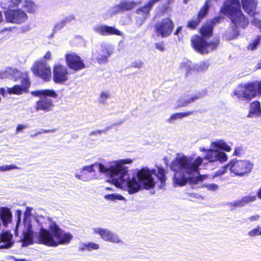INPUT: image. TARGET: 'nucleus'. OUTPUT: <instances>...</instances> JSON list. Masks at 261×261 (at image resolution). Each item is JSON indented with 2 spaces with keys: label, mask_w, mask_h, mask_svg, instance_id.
Instances as JSON below:
<instances>
[{
  "label": "nucleus",
  "mask_w": 261,
  "mask_h": 261,
  "mask_svg": "<svg viewBox=\"0 0 261 261\" xmlns=\"http://www.w3.org/2000/svg\"><path fill=\"white\" fill-rule=\"evenodd\" d=\"M33 71L36 76L44 81H47L51 77L50 67L45 61L36 62L33 65Z\"/></svg>",
  "instance_id": "4468645a"
},
{
  "label": "nucleus",
  "mask_w": 261,
  "mask_h": 261,
  "mask_svg": "<svg viewBox=\"0 0 261 261\" xmlns=\"http://www.w3.org/2000/svg\"><path fill=\"white\" fill-rule=\"evenodd\" d=\"M105 199L106 200H125V198L121 195L118 194H108L105 196Z\"/></svg>",
  "instance_id": "c9c22d12"
},
{
  "label": "nucleus",
  "mask_w": 261,
  "mask_h": 261,
  "mask_svg": "<svg viewBox=\"0 0 261 261\" xmlns=\"http://www.w3.org/2000/svg\"><path fill=\"white\" fill-rule=\"evenodd\" d=\"M256 199V195H249L242 197L240 200L242 207L245 206L250 202L254 201Z\"/></svg>",
  "instance_id": "f704fd0d"
},
{
  "label": "nucleus",
  "mask_w": 261,
  "mask_h": 261,
  "mask_svg": "<svg viewBox=\"0 0 261 261\" xmlns=\"http://www.w3.org/2000/svg\"><path fill=\"white\" fill-rule=\"evenodd\" d=\"M253 168V164L248 161H239L232 160L230 162L224 167L222 171H220V174L225 173L227 168L231 172L238 176H243L250 173Z\"/></svg>",
  "instance_id": "9d476101"
},
{
  "label": "nucleus",
  "mask_w": 261,
  "mask_h": 261,
  "mask_svg": "<svg viewBox=\"0 0 261 261\" xmlns=\"http://www.w3.org/2000/svg\"><path fill=\"white\" fill-rule=\"evenodd\" d=\"M261 113V109L260 102L255 101L251 103L250 105V110L248 116L252 117L253 116H258Z\"/></svg>",
  "instance_id": "c85d7f7f"
},
{
  "label": "nucleus",
  "mask_w": 261,
  "mask_h": 261,
  "mask_svg": "<svg viewBox=\"0 0 261 261\" xmlns=\"http://www.w3.org/2000/svg\"><path fill=\"white\" fill-rule=\"evenodd\" d=\"M256 195L259 199H261V187L259 188V189L257 191V192L256 193Z\"/></svg>",
  "instance_id": "338daca9"
},
{
  "label": "nucleus",
  "mask_w": 261,
  "mask_h": 261,
  "mask_svg": "<svg viewBox=\"0 0 261 261\" xmlns=\"http://www.w3.org/2000/svg\"><path fill=\"white\" fill-rule=\"evenodd\" d=\"M56 129H41V131L39 132V134L41 133H54Z\"/></svg>",
  "instance_id": "bf43d9fd"
},
{
  "label": "nucleus",
  "mask_w": 261,
  "mask_h": 261,
  "mask_svg": "<svg viewBox=\"0 0 261 261\" xmlns=\"http://www.w3.org/2000/svg\"><path fill=\"white\" fill-rule=\"evenodd\" d=\"M65 60L67 66L74 71H79L85 68L83 61L75 53L67 54Z\"/></svg>",
  "instance_id": "f3484780"
},
{
  "label": "nucleus",
  "mask_w": 261,
  "mask_h": 261,
  "mask_svg": "<svg viewBox=\"0 0 261 261\" xmlns=\"http://www.w3.org/2000/svg\"><path fill=\"white\" fill-rule=\"evenodd\" d=\"M253 24H254L255 26H256L257 28L259 29L260 30V32H261V20H260L259 19L255 18L253 20Z\"/></svg>",
  "instance_id": "5fc2aeb1"
},
{
  "label": "nucleus",
  "mask_w": 261,
  "mask_h": 261,
  "mask_svg": "<svg viewBox=\"0 0 261 261\" xmlns=\"http://www.w3.org/2000/svg\"><path fill=\"white\" fill-rule=\"evenodd\" d=\"M93 230L95 233L99 234L101 238L105 241L117 244L123 245L124 244L117 234L107 228H93Z\"/></svg>",
  "instance_id": "2eb2a0df"
},
{
  "label": "nucleus",
  "mask_w": 261,
  "mask_h": 261,
  "mask_svg": "<svg viewBox=\"0 0 261 261\" xmlns=\"http://www.w3.org/2000/svg\"><path fill=\"white\" fill-rule=\"evenodd\" d=\"M220 20V17H216L211 21L206 22L200 30L201 35L204 37H209L213 35L214 27L217 23H219Z\"/></svg>",
  "instance_id": "412c9836"
},
{
  "label": "nucleus",
  "mask_w": 261,
  "mask_h": 261,
  "mask_svg": "<svg viewBox=\"0 0 261 261\" xmlns=\"http://www.w3.org/2000/svg\"><path fill=\"white\" fill-rule=\"evenodd\" d=\"M143 65V63L141 61H139V62H137V61H135L134 62H133L132 63V67H135V68H140L142 67Z\"/></svg>",
  "instance_id": "864d4df0"
},
{
  "label": "nucleus",
  "mask_w": 261,
  "mask_h": 261,
  "mask_svg": "<svg viewBox=\"0 0 261 261\" xmlns=\"http://www.w3.org/2000/svg\"><path fill=\"white\" fill-rule=\"evenodd\" d=\"M160 1V0H150L148 2V3L149 4V5H150L153 8L154 4Z\"/></svg>",
  "instance_id": "680f3d73"
},
{
  "label": "nucleus",
  "mask_w": 261,
  "mask_h": 261,
  "mask_svg": "<svg viewBox=\"0 0 261 261\" xmlns=\"http://www.w3.org/2000/svg\"><path fill=\"white\" fill-rule=\"evenodd\" d=\"M93 30L101 36L115 35L122 36L123 34L114 27L98 24L93 28Z\"/></svg>",
  "instance_id": "a211bd4d"
},
{
  "label": "nucleus",
  "mask_w": 261,
  "mask_h": 261,
  "mask_svg": "<svg viewBox=\"0 0 261 261\" xmlns=\"http://www.w3.org/2000/svg\"><path fill=\"white\" fill-rule=\"evenodd\" d=\"M180 68L181 70L186 72V75L187 76L190 73L192 70H194L193 67H192V63L190 61H187L181 63Z\"/></svg>",
  "instance_id": "7c9ffc66"
},
{
  "label": "nucleus",
  "mask_w": 261,
  "mask_h": 261,
  "mask_svg": "<svg viewBox=\"0 0 261 261\" xmlns=\"http://www.w3.org/2000/svg\"><path fill=\"white\" fill-rule=\"evenodd\" d=\"M13 236L9 232H3L0 234V249H7L12 247L14 242Z\"/></svg>",
  "instance_id": "4be33fe9"
},
{
  "label": "nucleus",
  "mask_w": 261,
  "mask_h": 261,
  "mask_svg": "<svg viewBox=\"0 0 261 261\" xmlns=\"http://www.w3.org/2000/svg\"><path fill=\"white\" fill-rule=\"evenodd\" d=\"M202 187L206 188L211 191H216L219 189V186L215 184H205L202 186Z\"/></svg>",
  "instance_id": "37998d69"
},
{
  "label": "nucleus",
  "mask_w": 261,
  "mask_h": 261,
  "mask_svg": "<svg viewBox=\"0 0 261 261\" xmlns=\"http://www.w3.org/2000/svg\"><path fill=\"white\" fill-rule=\"evenodd\" d=\"M12 219V214L8 208L3 207L0 212V219L4 226L10 223Z\"/></svg>",
  "instance_id": "393cba45"
},
{
  "label": "nucleus",
  "mask_w": 261,
  "mask_h": 261,
  "mask_svg": "<svg viewBox=\"0 0 261 261\" xmlns=\"http://www.w3.org/2000/svg\"><path fill=\"white\" fill-rule=\"evenodd\" d=\"M261 40V36L259 35L249 44L248 49L251 50L255 49L259 44Z\"/></svg>",
  "instance_id": "a19ab883"
},
{
  "label": "nucleus",
  "mask_w": 261,
  "mask_h": 261,
  "mask_svg": "<svg viewBox=\"0 0 261 261\" xmlns=\"http://www.w3.org/2000/svg\"><path fill=\"white\" fill-rule=\"evenodd\" d=\"M242 7L244 11L250 16L255 14L257 2L256 0H241Z\"/></svg>",
  "instance_id": "5701e85b"
},
{
  "label": "nucleus",
  "mask_w": 261,
  "mask_h": 261,
  "mask_svg": "<svg viewBox=\"0 0 261 261\" xmlns=\"http://www.w3.org/2000/svg\"><path fill=\"white\" fill-rule=\"evenodd\" d=\"M211 149L207 151L205 156L210 162L219 161L220 163L225 162L227 160L226 154L222 151H230L231 147L223 140H219L213 142L211 145Z\"/></svg>",
  "instance_id": "423d86ee"
},
{
  "label": "nucleus",
  "mask_w": 261,
  "mask_h": 261,
  "mask_svg": "<svg viewBox=\"0 0 261 261\" xmlns=\"http://www.w3.org/2000/svg\"><path fill=\"white\" fill-rule=\"evenodd\" d=\"M200 22V20L196 18L195 19H193L188 21L187 24V28H190L191 29H195L198 24Z\"/></svg>",
  "instance_id": "79ce46f5"
},
{
  "label": "nucleus",
  "mask_w": 261,
  "mask_h": 261,
  "mask_svg": "<svg viewBox=\"0 0 261 261\" xmlns=\"http://www.w3.org/2000/svg\"><path fill=\"white\" fill-rule=\"evenodd\" d=\"M10 77L14 81H17L19 78L21 79V85H15L12 88H7V92L10 94H21L27 90L30 87V83L27 75L15 68H7L2 76L4 77Z\"/></svg>",
  "instance_id": "39448f33"
},
{
  "label": "nucleus",
  "mask_w": 261,
  "mask_h": 261,
  "mask_svg": "<svg viewBox=\"0 0 261 261\" xmlns=\"http://www.w3.org/2000/svg\"><path fill=\"white\" fill-rule=\"evenodd\" d=\"M66 67L61 65H56L53 69V80L57 84H62L68 80Z\"/></svg>",
  "instance_id": "6ab92c4d"
},
{
  "label": "nucleus",
  "mask_w": 261,
  "mask_h": 261,
  "mask_svg": "<svg viewBox=\"0 0 261 261\" xmlns=\"http://www.w3.org/2000/svg\"><path fill=\"white\" fill-rule=\"evenodd\" d=\"M111 95L108 91H102L100 92L98 98V101L100 103L105 105L107 100L111 97Z\"/></svg>",
  "instance_id": "2f4dec72"
},
{
  "label": "nucleus",
  "mask_w": 261,
  "mask_h": 261,
  "mask_svg": "<svg viewBox=\"0 0 261 261\" xmlns=\"http://www.w3.org/2000/svg\"><path fill=\"white\" fill-rule=\"evenodd\" d=\"M133 161L130 159H122L106 163L105 161L96 162L90 166H85L81 169V172L86 171L89 173L98 172L110 177L117 186H124L129 194L139 192L143 189L149 190L154 188L155 182L152 175H154L160 182V189L165 186L166 177L165 171L162 167L158 169H149L148 167L137 169L133 171L132 177H127V168L123 165L130 164Z\"/></svg>",
  "instance_id": "f257e3e1"
},
{
  "label": "nucleus",
  "mask_w": 261,
  "mask_h": 261,
  "mask_svg": "<svg viewBox=\"0 0 261 261\" xmlns=\"http://www.w3.org/2000/svg\"><path fill=\"white\" fill-rule=\"evenodd\" d=\"M51 53L49 51H48L44 56V58L45 60H50L51 59Z\"/></svg>",
  "instance_id": "052dcab7"
},
{
  "label": "nucleus",
  "mask_w": 261,
  "mask_h": 261,
  "mask_svg": "<svg viewBox=\"0 0 261 261\" xmlns=\"http://www.w3.org/2000/svg\"><path fill=\"white\" fill-rule=\"evenodd\" d=\"M259 216L258 215H256L253 216H251L248 218V220L249 222H253L255 221H257L259 218Z\"/></svg>",
  "instance_id": "6e6d98bb"
},
{
  "label": "nucleus",
  "mask_w": 261,
  "mask_h": 261,
  "mask_svg": "<svg viewBox=\"0 0 261 261\" xmlns=\"http://www.w3.org/2000/svg\"><path fill=\"white\" fill-rule=\"evenodd\" d=\"M120 12H123V11L120 4L112 7L108 10V13L110 15H115Z\"/></svg>",
  "instance_id": "58836bf2"
},
{
  "label": "nucleus",
  "mask_w": 261,
  "mask_h": 261,
  "mask_svg": "<svg viewBox=\"0 0 261 261\" xmlns=\"http://www.w3.org/2000/svg\"><path fill=\"white\" fill-rule=\"evenodd\" d=\"M33 225H34L35 231L31 230L29 236L32 240L30 245L35 242L57 246L59 244L69 243L73 238L71 233L63 231L47 216L38 215L33 218Z\"/></svg>",
  "instance_id": "f03ea898"
},
{
  "label": "nucleus",
  "mask_w": 261,
  "mask_h": 261,
  "mask_svg": "<svg viewBox=\"0 0 261 261\" xmlns=\"http://www.w3.org/2000/svg\"><path fill=\"white\" fill-rule=\"evenodd\" d=\"M247 236L251 238H254L261 236V226H257L256 227L250 229L247 232Z\"/></svg>",
  "instance_id": "72a5a7b5"
},
{
  "label": "nucleus",
  "mask_w": 261,
  "mask_h": 261,
  "mask_svg": "<svg viewBox=\"0 0 261 261\" xmlns=\"http://www.w3.org/2000/svg\"><path fill=\"white\" fill-rule=\"evenodd\" d=\"M75 19L74 15H69L62 19V21L66 25L67 23H70L72 21L74 20Z\"/></svg>",
  "instance_id": "de8ad7c7"
},
{
  "label": "nucleus",
  "mask_w": 261,
  "mask_h": 261,
  "mask_svg": "<svg viewBox=\"0 0 261 261\" xmlns=\"http://www.w3.org/2000/svg\"><path fill=\"white\" fill-rule=\"evenodd\" d=\"M110 128H111L110 126H108V127H106L104 129L97 130L93 131L90 133V135L91 136V135H97V134L100 135L101 134H102L103 133H106L108 130L110 129Z\"/></svg>",
  "instance_id": "8fccbe9b"
},
{
  "label": "nucleus",
  "mask_w": 261,
  "mask_h": 261,
  "mask_svg": "<svg viewBox=\"0 0 261 261\" xmlns=\"http://www.w3.org/2000/svg\"><path fill=\"white\" fill-rule=\"evenodd\" d=\"M6 20L7 22L20 24L24 22L28 19V15L21 9H12L4 12Z\"/></svg>",
  "instance_id": "ddd939ff"
},
{
  "label": "nucleus",
  "mask_w": 261,
  "mask_h": 261,
  "mask_svg": "<svg viewBox=\"0 0 261 261\" xmlns=\"http://www.w3.org/2000/svg\"><path fill=\"white\" fill-rule=\"evenodd\" d=\"M22 8L30 13H34L38 9V6L33 0H22Z\"/></svg>",
  "instance_id": "a878e982"
},
{
  "label": "nucleus",
  "mask_w": 261,
  "mask_h": 261,
  "mask_svg": "<svg viewBox=\"0 0 261 261\" xmlns=\"http://www.w3.org/2000/svg\"><path fill=\"white\" fill-rule=\"evenodd\" d=\"M257 93L261 94V81L241 84L235 89L232 95L240 99L250 100L255 97Z\"/></svg>",
  "instance_id": "6e6552de"
},
{
  "label": "nucleus",
  "mask_w": 261,
  "mask_h": 261,
  "mask_svg": "<svg viewBox=\"0 0 261 261\" xmlns=\"http://www.w3.org/2000/svg\"><path fill=\"white\" fill-rule=\"evenodd\" d=\"M66 25L63 22L62 20L57 22L55 23L54 28L53 29V33L51 34L50 36L52 37L54 36L55 33H56L58 31L61 30L63 29Z\"/></svg>",
  "instance_id": "4c0bfd02"
},
{
  "label": "nucleus",
  "mask_w": 261,
  "mask_h": 261,
  "mask_svg": "<svg viewBox=\"0 0 261 261\" xmlns=\"http://www.w3.org/2000/svg\"><path fill=\"white\" fill-rule=\"evenodd\" d=\"M22 3V0H2L1 6L4 9L10 10L16 8Z\"/></svg>",
  "instance_id": "b1692460"
},
{
  "label": "nucleus",
  "mask_w": 261,
  "mask_h": 261,
  "mask_svg": "<svg viewBox=\"0 0 261 261\" xmlns=\"http://www.w3.org/2000/svg\"><path fill=\"white\" fill-rule=\"evenodd\" d=\"M75 177L80 180H83V181H87L88 180L87 179H85L82 176V175H79V174H76L75 175Z\"/></svg>",
  "instance_id": "0e129e2a"
},
{
  "label": "nucleus",
  "mask_w": 261,
  "mask_h": 261,
  "mask_svg": "<svg viewBox=\"0 0 261 261\" xmlns=\"http://www.w3.org/2000/svg\"><path fill=\"white\" fill-rule=\"evenodd\" d=\"M206 94L205 92H199L195 94L184 95L178 100L177 103L178 107H185L189 104L194 102L197 99L202 98Z\"/></svg>",
  "instance_id": "aec40b11"
},
{
  "label": "nucleus",
  "mask_w": 261,
  "mask_h": 261,
  "mask_svg": "<svg viewBox=\"0 0 261 261\" xmlns=\"http://www.w3.org/2000/svg\"><path fill=\"white\" fill-rule=\"evenodd\" d=\"M32 208L30 207H27L26 211L24 213V216L23 221V228L22 231V237L20 239L22 247H27L30 245V243L32 242L31 239L29 236L30 230L35 231L34 225H33V220L32 219V216L31 214Z\"/></svg>",
  "instance_id": "9b49d317"
},
{
  "label": "nucleus",
  "mask_w": 261,
  "mask_h": 261,
  "mask_svg": "<svg viewBox=\"0 0 261 261\" xmlns=\"http://www.w3.org/2000/svg\"><path fill=\"white\" fill-rule=\"evenodd\" d=\"M146 19L141 16H137L136 17V23L138 27H140L144 23Z\"/></svg>",
  "instance_id": "09e8293b"
},
{
  "label": "nucleus",
  "mask_w": 261,
  "mask_h": 261,
  "mask_svg": "<svg viewBox=\"0 0 261 261\" xmlns=\"http://www.w3.org/2000/svg\"><path fill=\"white\" fill-rule=\"evenodd\" d=\"M101 49L96 55L93 54V57H95L99 64L107 63L109 57L112 54L114 51L113 46L108 43H102L100 45Z\"/></svg>",
  "instance_id": "dca6fc26"
},
{
  "label": "nucleus",
  "mask_w": 261,
  "mask_h": 261,
  "mask_svg": "<svg viewBox=\"0 0 261 261\" xmlns=\"http://www.w3.org/2000/svg\"><path fill=\"white\" fill-rule=\"evenodd\" d=\"M203 159L198 156L194 158L177 153L170 165L171 170L174 172L173 181L174 185L179 186L185 185L188 181L197 184L207 178V175H200L199 167Z\"/></svg>",
  "instance_id": "7ed1b4c3"
},
{
  "label": "nucleus",
  "mask_w": 261,
  "mask_h": 261,
  "mask_svg": "<svg viewBox=\"0 0 261 261\" xmlns=\"http://www.w3.org/2000/svg\"><path fill=\"white\" fill-rule=\"evenodd\" d=\"M208 5L207 2L205 3L204 6L200 9L199 12L197 16V18L199 19V20H201V19L206 15L207 13L208 10Z\"/></svg>",
  "instance_id": "e433bc0d"
},
{
  "label": "nucleus",
  "mask_w": 261,
  "mask_h": 261,
  "mask_svg": "<svg viewBox=\"0 0 261 261\" xmlns=\"http://www.w3.org/2000/svg\"><path fill=\"white\" fill-rule=\"evenodd\" d=\"M87 249V243H82L80 244L79 247V250L84 251Z\"/></svg>",
  "instance_id": "13d9d810"
},
{
  "label": "nucleus",
  "mask_w": 261,
  "mask_h": 261,
  "mask_svg": "<svg viewBox=\"0 0 261 261\" xmlns=\"http://www.w3.org/2000/svg\"><path fill=\"white\" fill-rule=\"evenodd\" d=\"M19 169V168L16 165H14V164L0 166V171H3V172L9 171V170H10L12 169Z\"/></svg>",
  "instance_id": "c03bdc74"
},
{
  "label": "nucleus",
  "mask_w": 261,
  "mask_h": 261,
  "mask_svg": "<svg viewBox=\"0 0 261 261\" xmlns=\"http://www.w3.org/2000/svg\"><path fill=\"white\" fill-rule=\"evenodd\" d=\"M99 245L94 242H89L87 243V250L88 251L97 250L99 249Z\"/></svg>",
  "instance_id": "a18cd8bd"
},
{
  "label": "nucleus",
  "mask_w": 261,
  "mask_h": 261,
  "mask_svg": "<svg viewBox=\"0 0 261 261\" xmlns=\"http://www.w3.org/2000/svg\"><path fill=\"white\" fill-rule=\"evenodd\" d=\"M31 94L36 96H43L36 103L35 108L36 111L47 113L53 110L54 107L53 100L48 97L57 98L58 95L54 90L49 89L36 90L32 91Z\"/></svg>",
  "instance_id": "0eeeda50"
},
{
  "label": "nucleus",
  "mask_w": 261,
  "mask_h": 261,
  "mask_svg": "<svg viewBox=\"0 0 261 261\" xmlns=\"http://www.w3.org/2000/svg\"><path fill=\"white\" fill-rule=\"evenodd\" d=\"M155 48L163 52L165 50L164 43L163 42H158L154 44Z\"/></svg>",
  "instance_id": "603ef678"
},
{
  "label": "nucleus",
  "mask_w": 261,
  "mask_h": 261,
  "mask_svg": "<svg viewBox=\"0 0 261 261\" xmlns=\"http://www.w3.org/2000/svg\"><path fill=\"white\" fill-rule=\"evenodd\" d=\"M209 64L207 62L201 61L193 66V69L198 72H203L206 70Z\"/></svg>",
  "instance_id": "473e14b6"
},
{
  "label": "nucleus",
  "mask_w": 261,
  "mask_h": 261,
  "mask_svg": "<svg viewBox=\"0 0 261 261\" xmlns=\"http://www.w3.org/2000/svg\"><path fill=\"white\" fill-rule=\"evenodd\" d=\"M123 12L130 11L140 4V3L134 1L124 0L120 3Z\"/></svg>",
  "instance_id": "cd10ccee"
},
{
  "label": "nucleus",
  "mask_w": 261,
  "mask_h": 261,
  "mask_svg": "<svg viewBox=\"0 0 261 261\" xmlns=\"http://www.w3.org/2000/svg\"><path fill=\"white\" fill-rule=\"evenodd\" d=\"M230 207H232L231 210H233L236 207H242V205L240 200H237L233 202H229L227 204Z\"/></svg>",
  "instance_id": "49530a36"
},
{
  "label": "nucleus",
  "mask_w": 261,
  "mask_h": 261,
  "mask_svg": "<svg viewBox=\"0 0 261 261\" xmlns=\"http://www.w3.org/2000/svg\"><path fill=\"white\" fill-rule=\"evenodd\" d=\"M257 69L261 68V62L259 64H258L257 65Z\"/></svg>",
  "instance_id": "774afa93"
},
{
  "label": "nucleus",
  "mask_w": 261,
  "mask_h": 261,
  "mask_svg": "<svg viewBox=\"0 0 261 261\" xmlns=\"http://www.w3.org/2000/svg\"><path fill=\"white\" fill-rule=\"evenodd\" d=\"M244 150L242 146H239L235 148L233 155L236 156H241L242 154L244 153Z\"/></svg>",
  "instance_id": "3c124183"
},
{
  "label": "nucleus",
  "mask_w": 261,
  "mask_h": 261,
  "mask_svg": "<svg viewBox=\"0 0 261 261\" xmlns=\"http://www.w3.org/2000/svg\"><path fill=\"white\" fill-rule=\"evenodd\" d=\"M193 47L201 54H207L213 51L218 47L220 40L215 39L210 42H207L202 37L196 36L191 39Z\"/></svg>",
  "instance_id": "1a4fd4ad"
},
{
  "label": "nucleus",
  "mask_w": 261,
  "mask_h": 261,
  "mask_svg": "<svg viewBox=\"0 0 261 261\" xmlns=\"http://www.w3.org/2000/svg\"><path fill=\"white\" fill-rule=\"evenodd\" d=\"M182 30V27H178L176 31H175L174 35H178V34Z\"/></svg>",
  "instance_id": "e2e57ef3"
},
{
  "label": "nucleus",
  "mask_w": 261,
  "mask_h": 261,
  "mask_svg": "<svg viewBox=\"0 0 261 261\" xmlns=\"http://www.w3.org/2000/svg\"><path fill=\"white\" fill-rule=\"evenodd\" d=\"M152 8V7L150 5H149V4L147 3L144 6L137 9L135 13L140 16L147 18L149 17L150 11Z\"/></svg>",
  "instance_id": "bb28decb"
},
{
  "label": "nucleus",
  "mask_w": 261,
  "mask_h": 261,
  "mask_svg": "<svg viewBox=\"0 0 261 261\" xmlns=\"http://www.w3.org/2000/svg\"><path fill=\"white\" fill-rule=\"evenodd\" d=\"M6 90L5 88H1L0 89V93H1L2 95L4 96V95H5V93H6Z\"/></svg>",
  "instance_id": "69168bd1"
},
{
  "label": "nucleus",
  "mask_w": 261,
  "mask_h": 261,
  "mask_svg": "<svg viewBox=\"0 0 261 261\" xmlns=\"http://www.w3.org/2000/svg\"><path fill=\"white\" fill-rule=\"evenodd\" d=\"M221 12L237 27L245 28L248 24V19L243 14L240 0H226Z\"/></svg>",
  "instance_id": "20e7f679"
},
{
  "label": "nucleus",
  "mask_w": 261,
  "mask_h": 261,
  "mask_svg": "<svg viewBox=\"0 0 261 261\" xmlns=\"http://www.w3.org/2000/svg\"><path fill=\"white\" fill-rule=\"evenodd\" d=\"M193 113V111H189L186 112H181V113H177L172 114L169 119H168L166 121L169 123H171L173 121L182 119L184 117L188 116Z\"/></svg>",
  "instance_id": "c756f323"
},
{
  "label": "nucleus",
  "mask_w": 261,
  "mask_h": 261,
  "mask_svg": "<svg viewBox=\"0 0 261 261\" xmlns=\"http://www.w3.org/2000/svg\"><path fill=\"white\" fill-rule=\"evenodd\" d=\"M22 214L21 211L18 210L16 211V215L17 216V221L15 226V229L14 230L15 236H17L18 234V228L19 225L21 223V216Z\"/></svg>",
  "instance_id": "ea45409f"
},
{
  "label": "nucleus",
  "mask_w": 261,
  "mask_h": 261,
  "mask_svg": "<svg viewBox=\"0 0 261 261\" xmlns=\"http://www.w3.org/2000/svg\"><path fill=\"white\" fill-rule=\"evenodd\" d=\"M28 127L27 125L19 124L16 128V132L21 131L23 129H25Z\"/></svg>",
  "instance_id": "4d7b16f0"
},
{
  "label": "nucleus",
  "mask_w": 261,
  "mask_h": 261,
  "mask_svg": "<svg viewBox=\"0 0 261 261\" xmlns=\"http://www.w3.org/2000/svg\"><path fill=\"white\" fill-rule=\"evenodd\" d=\"M174 27L173 21L169 18H166L155 23L154 31L157 36L166 38L171 34Z\"/></svg>",
  "instance_id": "f8f14e48"
}]
</instances>
